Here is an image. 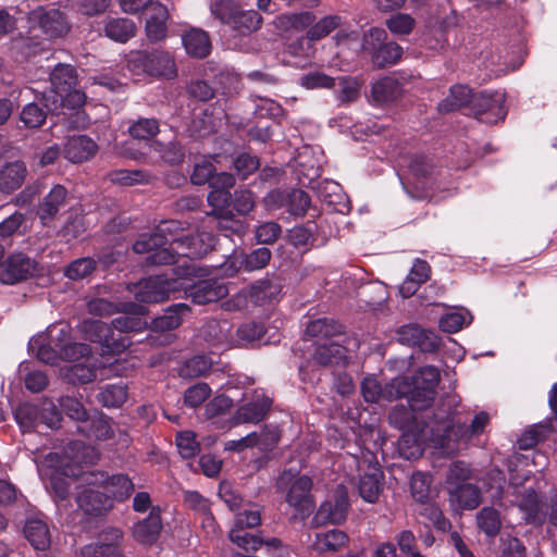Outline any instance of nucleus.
Wrapping results in <instances>:
<instances>
[{
  "instance_id": "nucleus-14",
  "label": "nucleus",
  "mask_w": 557,
  "mask_h": 557,
  "mask_svg": "<svg viewBox=\"0 0 557 557\" xmlns=\"http://www.w3.org/2000/svg\"><path fill=\"white\" fill-rule=\"evenodd\" d=\"M510 485L513 488L515 504L524 516L528 523H543L545 515L543 513V505L539 492L532 486L520 487L518 479L510 476Z\"/></svg>"
},
{
  "instance_id": "nucleus-58",
  "label": "nucleus",
  "mask_w": 557,
  "mask_h": 557,
  "mask_svg": "<svg viewBox=\"0 0 557 557\" xmlns=\"http://www.w3.org/2000/svg\"><path fill=\"white\" fill-rule=\"evenodd\" d=\"M409 387L405 395L401 397H406L408 400V405L412 407V409L423 410L432 405L435 399L436 392L431 389H425L424 387H420L418 385H411L410 380L408 379Z\"/></svg>"
},
{
  "instance_id": "nucleus-12",
  "label": "nucleus",
  "mask_w": 557,
  "mask_h": 557,
  "mask_svg": "<svg viewBox=\"0 0 557 557\" xmlns=\"http://www.w3.org/2000/svg\"><path fill=\"white\" fill-rule=\"evenodd\" d=\"M505 100L506 95L502 90L483 91L474 96L472 110L479 121L495 124L507 114Z\"/></svg>"
},
{
  "instance_id": "nucleus-19",
  "label": "nucleus",
  "mask_w": 557,
  "mask_h": 557,
  "mask_svg": "<svg viewBox=\"0 0 557 557\" xmlns=\"http://www.w3.org/2000/svg\"><path fill=\"white\" fill-rule=\"evenodd\" d=\"M173 240L176 243V257L185 256L190 259L202 258L213 249L216 242L215 236L205 230L198 231L193 235L173 237Z\"/></svg>"
},
{
  "instance_id": "nucleus-39",
  "label": "nucleus",
  "mask_w": 557,
  "mask_h": 557,
  "mask_svg": "<svg viewBox=\"0 0 557 557\" xmlns=\"http://www.w3.org/2000/svg\"><path fill=\"white\" fill-rule=\"evenodd\" d=\"M398 164L408 169L407 181L412 182L417 188L423 187V180L431 173L432 165L423 156H404L399 159Z\"/></svg>"
},
{
  "instance_id": "nucleus-16",
  "label": "nucleus",
  "mask_w": 557,
  "mask_h": 557,
  "mask_svg": "<svg viewBox=\"0 0 557 557\" xmlns=\"http://www.w3.org/2000/svg\"><path fill=\"white\" fill-rule=\"evenodd\" d=\"M123 532L117 528L101 531L94 543L85 545L82 557H122Z\"/></svg>"
},
{
  "instance_id": "nucleus-33",
  "label": "nucleus",
  "mask_w": 557,
  "mask_h": 557,
  "mask_svg": "<svg viewBox=\"0 0 557 557\" xmlns=\"http://www.w3.org/2000/svg\"><path fill=\"white\" fill-rule=\"evenodd\" d=\"M95 487L89 485L76 497L78 507L89 515H99L112 507V500L106 491L101 492Z\"/></svg>"
},
{
  "instance_id": "nucleus-24",
  "label": "nucleus",
  "mask_w": 557,
  "mask_h": 557,
  "mask_svg": "<svg viewBox=\"0 0 557 557\" xmlns=\"http://www.w3.org/2000/svg\"><path fill=\"white\" fill-rule=\"evenodd\" d=\"M119 312H122L123 315L115 318L112 321V326L121 333L137 332L148 324L145 319L148 311L141 304L123 302Z\"/></svg>"
},
{
  "instance_id": "nucleus-46",
  "label": "nucleus",
  "mask_w": 557,
  "mask_h": 557,
  "mask_svg": "<svg viewBox=\"0 0 557 557\" xmlns=\"http://www.w3.org/2000/svg\"><path fill=\"white\" fill-rule=\"evenodd\" d=\"M401 91L399 82L394 77H383L372 85L371 96L374 102L384 104L396 99Z\"/></svg>"
},
{
  "instance_id": "nucleus-1",
  "label": "nucleus",
  "mask_w": 557,
  "mask_h": 557,
  "mask_svg": "<svg viewBox=\"0 0 557 557\" xmlns=\"http://www.w3.org/2000/svg\"><path fill=\"white\" fill-rule=\"evenodd\" d=\"M99 459V453L94 446L81 441L70 442L60 453H49L37 465L40 479L52 495L55 503L65 500L70 495L69 479L81 478L86 483L84 467L94 465Z\"/></svg>"
},
{
  "instance_id": "nucleus-17",
  "label": "nucleus",
  "mask_w": 557,
  "mask_h": 557,
  "mask_svg": "<svg viewBox=\"0 0 557 557\" xmlns=\"http://www.w3.org/2000/svg\"><path fill=\"white\" fill-rule=\"evenodd\" d=\"M271 260V251L269 248L261 247L253 249L249 253L234 255L222 264V272L228 276L234 275L239 270L253 272L261 270L268 265Z\"/></svg>"
},
{
  "instance_id": "nucleus-47",
  "label": "nucleus",
  "mask_w": 557,
  "mask_h": 557,
  "mask_svg": "<svg viewBox=\"0 0 557 557\" xmlns=\"http://www.w3.org/2000/svg\"><path fill=\"white\" fill-rule=\"evenodd\" d=\"M450 500L461 509H474L481 503L480 490L470 483L455 486L449 492Z\"/></svg>"
},
{
  "instance_id": "nucleus-42",
  "label": "nucleus",
  "mask_w": 557,
  "mask_h": 557,
  "mask_svg": "<svg viewBox=\"0 0 557 557\" xmlns=\"http://www.w3.org/2000/svg\"><path fill=\"white\" fill-rule=\"evenodd\" d=\"M473 98L474 96L468 86L454 85L449 89V95L438 103V112L449 113L469 103L473 106Z\"/></svg>"
},
{
  "instance_id": "nucleus-8",
  "label": "nucleus",
  "mask_w": 557,
  "mask_h": 557,
  "mask_svg": "<svg viewBox=\"0 0 557 557\" xmlns=\"http://www.w3.org/2000/svg\"><path fill=\"white\" fill-rule=\"evenodd\" d=\"M210 8L215 17L242 35L250 34L260 27L261 16L257 11H239L228 1H215Z\"/></svg>"
},
{
  "instance_id": "nucleus-2",
  "label": "nucleus",
  "mask_w": 557,
  "mask_h": 557,
  "mask_svg": "<svg viewBox=\"0 0 557 557\" xmlns=\"http://www.w3.org/2000/svg\"><path fill=\"white\" fill-rule=\"evenodd\" d=\"M445 403L449 407L447 419L442 425L432 431L433 442L447 453H453L460 447H467L482 435L490 423L491 417L486 411H480L474 416L470 425L456 422L454 416L460 404V397L456 394L448 395Z\"/></svg>"
},
{
  "instance_id": "nucleus-57",
  "label": "nucleus",
  "mask_w": 557,
  "mask_h": 557,
  "mask_svg": "<svg viewBox=\"0 0 557 557\" xmlns=\"http://www.w3.org/2000/svg\"><path fill=\"white\" fill-rule=\"evenodd\" d=\"M343 325L334 320L322 318L310 321L306 327V335L309 337L326 338L341 334Z\"/></svg>"
},
{
  "instance_id": "nucleus-15",
  "label": "nucleus",
  "mask_w": 557,
  "mask_h": 557,
  "mask_svg": "<svg viewBox=\"0 0 557 557\" xmlns=\"http://www.w3.org/2000/svg\"><path fill=\"white\" fill-rule=\"evenodd\" d=\"M280 292V285L273 284L269 280H262L255 283L248 292L240 290L222 304V308L226 311H240L248 306L250 297L256 304H264L270 301L274 295Z\"/></svg>"
},
{
  "instance_id": "nucleus-60",
  "label": "nucleus",
  "mask_w": 557,
  "mask_h": 557,
  "mask_svg": "<svg viewBox=\"0 0 557 557\" xmlns=\"http://www.w3.org/2000/svg\"><path fill=\"white\" fill-rule=\"evenodd\" d=\"M159 122L152 117H139L129 127V135L138 140H150L159 133Z\"/></svg>"
},
{
  "instance_id": "nucleus-22",
  "label": "nucleus",
  "mask_w": 557,
  "mask_h": 557,
  "mask_svg": "<svg viewBox=\"0 0 557 557\" xmlns=\"http://www.w3.org/2000/svg\"><path fill=\"white\" fill-rule=\"evenodd\" d=\"M50 334L57 339V345L61 350V359L75 361L86 357L90 352L87 344L76 343L71 337V326L67 323H55L50 325Z\"/></svg>"
},
{
  "instance_id": "nucleus-26",
  "label": "nucleus",
  "mask_w": 557,
  "mask_h": 557,
  "mask_svg": "<svg viewBox=\"0 0 557 557\" xmlns=\"http://www.w3.org/2000/svg\"><path fill=\"white\" fill-rule=\"evenodd\" d=\"M403 343L418 346L422 351H434L440 347V337L430 330H424L416 324L404 325L398 331Z\"/></svg>"
},
{
  "instance_id": "nucleus-34",
  "label": "nucleus",
  "mask_w": 557,
  "mask_h": 557,
  "mask_svg": "<svg viewBox=\"0 0 557 557\" xmlns=\"http://www.w3.org/2000/svg\"><path fill=\"white\" fill-rule=\"evenodd\" d=\"M97 146L92 139L87 136L69 137L63 149L64 157L73 162L81 163L88 160L96 152Z\"/></svg>"
},
{
  "instance_id": "nucleus-9",
  "label": "nucleus",
  "mask_w": 557,
  "mask_h": 557,
  "mask_svg": "<svg viewBox=\"0 0 557 557\" xmlns=\"http://www.w3.org/2000/svg\"><path fill=\"white\" fill-rule=\"evenodd\" d=\"M271 406L272 399L262 389L245 393L243 404L238 406L235 413L230 419V426L245 423H258L267 417Z\"/></svg>"
},
{
  "instance_id": "nucleus-21",
  "label": "nucleus",
  "mask_w": 557,
  "mask_h": 557,
  "mask_svg": "<svg viewBox=\"0 0 557 557\" xmlns=\"http://www.w3.org/2000/svg\"><path fill=\"white\" fill-rule=\"evenodd\" d=\"M32 27H39L49 37H60L67 32L63 13L55 8H37L29 13Z\"/></svg>"
},
{
  "instance_id": "nucleus-41",
  "label": "nucleus",
  "mask_w": 557,
  "mask_h": 557,
  "mask_svg": "<svg viewBox=\"0 0 557 557\" xmlns=\"http://www.w3.org/2000/svg\"><path fill=\"white\" fill-rule=\"evenodd\" d=\"M347 542L348 536L345 532L332 529L315 534L313 548L319 554H333L338 552Z\"/></svg>"
},
{
  "instance_id": "nucleus-52",
  "label": "nucleus",
  "mask_w": 557,
  "mask_h": 557,
  "mask_svg": "<svg viewBox=\"0 0 557 557\" xmlns=\"http://www.w3.org/2000/svg\"><path fill=\"white\" fill-rule=\"evenodd\" d=\"M127 385L107 384L98 394V401L107 408H120L127 399Z\"/></svg>"
},
{
  "instance_id": "nucleus-23",
  "label": "nucleus",
  "mask_w": 557,
  "mask_h": 557,
  "mask_svg": "<svg viewBox=\"0 0 557 557\" xmlns=\"http://www.w3.org/2000/svg\"><path fill=\"white\" fill-rule=\"evenodd\" d=\"M358 348L357 338H348L346 345L335 341L325 342L317 345L313 360L321 366L344 364L347 360V352Z\"/></svg>"
},
{
  "instance_id": "nucleus-40",
  "label": "nucleus",
  "mask_w": 557,
  "mask_h": 557,
  "mask_svg": "<svg viewBox=\"0 0 557 557\" xmlns=\"http://www.w3.org/2000/svg\"><path fill=\"white\" fill-rule=\"evenodd\" d=\"M189 311L186 304H175L166 308L163 313L151 321V329L157 332H165L176 329L183 321V315Z\"/></svg>"
},
{
  "instance_id": "nucleus-54",
  "label": "nucleus",
  "mask_w": 557,
  "mask_h": 557,
  "mask_svg": "<svg viewBox=\"0 0 557 557\" xmlns=\"http://www.w3.org/2000/svg\"><path fill=\"white\" fill-rule=\"evenodd\" d=\"M14 418L21 430L32 432L39 424V407L30 404H20L14 410Z\"/></svg>"
},
{
  "instance_id": "nucleus-27",
  "label": "nucleus",
  "mask_w": 557,
  "mask_h": 557,
  "mask_svg": "<svg viewBox=\"0 0 557 557\" xmlns=\"http://www.w3.org/2000/svg\"><path fill=\"white\" fill-rule=\"evenodd\" d=\"M331 232H326L322 226V222L318 224L313 221H308L306 224L297 225L289 230L288 239L295 247H305L309 244H324Z\"/></svg>"
},
{
  "instance_id": "nucleus-48",
  "label": "nucleus",
  "mask_w": 557,
  "mask_h": 557,
  "mask_svg": "<svg viewBox=\"0 0 557 557\" xmlns=\"http://www.w3.org/2000/svg\"><path fill=\"white\" fill-rule=\"evenodd\" d=\"M97 370L92 364L74 363L62 368L61 374L71 384H86L97 377Z\"/></svg>"
},
{
  "instance_id": "nucleus-31",
  "label": "nucleus",
  "mask_w": 557,
  "mask_h": 557,
  "mask_svg": "<svg viewBox=\"0 0 557 557\" xmlns=\"http://www.w3.org/2000/svg\"><path fill=\"white\" fill-rule=\"evenodd\" d=\"M27 168L22 161L5 162L0 166V191L12 194L25 182Z\"/></svg>"
},
{
  "instance_id": "nucleus-44",
  "label": "nucleus",
  "mask_w": 557,
  "mask_h": 557,
  "mask_svg": "<svg viewBox=\"0 0 557 557\" xmlns=\"http://www.w3.org/2000/svg\"><path fill=\"white\" fill-rule=\"evenodd\" d=\"M77 431L88 438L106 441L113 435L108 419L102 414L88 417L86 421L77 426Z\"/></svg>"
},
{
  "instance_id": "nucleus-5",
  "label": "nucleus",
  "mask_w": 557,
  "mask_h": 557,
  "mask_svg": "<svg viewBox=\"0 0 557 557\" xmlns=\"http://www.w3.org/2000/svg\"><path fill=\"white\" fill-rule=\"evenodd\" d=\"M183 288L185 287L182 278L169 274L149 276L137 283L127 285L129 293L141 304L164 301L170 297L171 293Z\"/></svg>"
},
{
  "instance_id": "nucleus-10",
  "label": "nucleus",
  "mask_w": 557,
  "mask_h": 557,
  "mask_svg": "<svg viewBox=\"0 0 557 557\" xmlns=\"http://www.w3.org/2000/svg\"><path fill=\"white\" fill-rule=\"evenodd\" d=\"M79 329L86 339L101 344L102 352H120L131 345L127 337L120 336L115 339L112 329L100 320H84Z\"/></svg>"
},
{
  "instance_id": "nucleus-3",
  "label": "nucleus",
  "mask_w": 557,
  "mask_h": 557,
  "mask_svg": "<svg viewBox=\"0 0 557 557\" xmlns=\"http://www.w3.org/2000/svg\"><path fill=\"white\" fill-rule=\"evenodd\" d=\"M183 223L175 220L163 221L153 234L144 235L133 245L136 253H148L147 263L163 265L176 262V243L173 237H183Z\"/></svg>"
},
{
  "instance_id": "nucleus-11",
  "label": "nucleus",
  "mask_w": 557,
  "mask_h": 557,
  "mask_svg": "<svg viewBox=\"0 0 557 557\" xmlns=\"http://www.w3.org/2000/svg\"><path fill=\"white\" fill-rule=\"evenodd\" d=\"M210 330L219 329V334H215L216 342L227 346H248L255 343H260L263 339L265 327L259 322H247L239 325L236 330V337L230 336V325L227 322H213L209 324Z\"/></svg>"
},
{
  "instance_id": "nucleus-37",
  "label": "nucleus",
  "mask_w": 557,
  "mask_h": 557,
  "mask_svg": "<svg viewBox=\"0 0 557 557\" xmlns=\"http://www.w3.org/2000/svg\"><path fill=\"white\" fill-rule=\"evenodd\" d=\"M182 44L186 52L194 58H206L211 51L208 34L200 28H190L182 35Z\"/></svg>"
},
{
  "instance_id": "nucleus-50",
  "label": "nucleus",
  "mask_w": 557,
  "mask_h": 557,
  "mask_svg": "<svg viewBox=\"0 0 557 557\" xmlns=\"http://www.w3.org/2000/svg\"><path fill=\"white\" fill-rule=\"evenodd\" d=\"M476 525L487 537H495L502 528V518L493 507H483L476 513Z\"/></svg>"
},
{
  "instance_id": "nucleus-59",
  "label": "nucleus",
  "mask_w": 557,
  "mask_h": 557,
  "mask_svg": "<svg viewBox=\"0 0 557 557\" xmlns=\"http://www.w3.org/2000/svg\"><path fill=\"white\" fill-rule=\"evenodd\" d=\"M311 153L312 149L305 147L296 159L299 172L308 178L310 183L321 175V160L314 158Z\"/></svg>"
},
{
  "instance_id": "nucleus-28",
  "label": "nucleus",
  "mask_w": 557,
  "mask_h": 557,
  "mask_svg": "<svg viewBox=\"0 0 557 557\" xmlns=\"http://www.w3.org/2000/svg\"><path fill=\"white\" fill-rule=\"evenodd\" d=\"M228 293L226 285L216 280L200 281L186 289V295L196 305L216 301Z\"/></svg>"
},
{
  "instance_id": "nucleus-29",
  "label": "nucleus",
  "mask_w": 557,
  "mask_h": 557,
  "mask_svg": "<svg viewBox=\"0 0 557 557\" xmlns=\"http://www.w3.org/2000/svg\"><path fill=\"white\" fill-rule=\"evenodd\" d=\"M50 325L46 333L36 335L30 338L28 349L45 363L54 364L61 359V350L57 345V339L50 334Z\"/></svg>"
},
{
  "instance_id": "nucleus-55",
  "label": "nucleus",
  "mask_w": 557,
  "mask_h": 557,
  "mask_svg": "<svg viewBox=\"0 0 557 557\" xmlns=\"http://www.w3.org/2000/svg\"><path fill=\"white\" fill-rule=\"evenodd\" d=\"M397 447L399 455L408 460L417 459L423 453V445L420 437L411 430L403 432L398 440Z\"/></svg>"
},
{
  "instance_id": "nucleus-56",
  "label": "nucleus",
  "mask_w": 557,
  "mask_h": 557,
  "mask_svg": "<svg viewBox=\"0 0 557 557\" xmlns=\"http://www.w3.org/2000/svg\"><path fill=\"white\" fill-rule=\"evenodd\" d=\"M106 35L119 42H126L135 35V24L128 18H113L104 27Z\"/></svg>"
},
{
  "instance_id": "nucleus-53",
  "label": "nucleus",
  "mask_w": 557,
  "mask_h": 557,
  "mask_svg": "<svg viewBox=\"0 0 557 557\" xmlns=\"http://www.w3.org/2000/svg\"><path fill=\"white\" fill-rule=\"evenodd\" d=\"M315 20L313 13L309 11L298 13L281 14L275 18L276 27L283 30H304Z\"/></svg>"
},
{
  "instance_id": "nucleus-36",
  "label": "nucleus",
  "mask_w": 557,
  "mask_h": 557,
  "mask_svg": "<svg viewBox=\"0 0 557 557\" xmlns=\"http://www.w3.org/2000/svg\"><path fill=\"white\" fill-rule=\"evenodd\" d=\"M148 12L146 21L147 37L150 41H160L166 36L168 9L162 3L157 2L152 4L151 10Z\"/></svg>"
},
{
  "instance_id": "nucleus-35",
  "label": "nucleus",
  "mask_w": 557,
  "mask_h": 557,
  "mask_svg": "<svg viewBox=\"0 0 557 557\" xmlns=\"http://www.w3.org/2000/svg\"><path fill=\"white\" fill-rule=\"evenodd\" d=\"M431 275V267L421 259H416L406 280L399 286L403 298H409L417 293L420 285L425 283Z\"/></svg>"
},
{
  "instance_id": "nucleus-63",
  "label": "nucleus",
  "mask_w": 557,
  "mask_h": 557,
  "mask_svg": "<svg viewBox=\"0 0 557 557\" xmlns=\"http://www.w3.org/2000/svg\"><path fill=\"white\" fill-rule=\"evenodd\" d=\"M214 160L215 157H203L195 163L190 175V182L194 185H205L206 183L210 184L215 171V166L213 164Z\"/></svg>"
},
{
  "instance_id": "nucleus-62",
  "label": "nucleus",
  "mask_w": 557,
  "mask_h": 557,
  "mask_svg": "<svg viewBox=\"0 0 557 557\" xmlns=\"http://www.w3.org/2000/svg\"><path fill=\"white\" fill-rule=\"evenodd\" d=\"M341 23L342 17L339 15L324 16L307 30V38L309 40H320L337 28Z\"/></svg>"
},
{
  "instance_id": "nucleus-45",
  "label": "nucleus",
  "mask_w": 557,
  "mask_h": 557,
  "mask_svg": "<svg viewBox=\"0 0 557 557\" xmlns=\"http://www.w3.org/2000/svg\"><path fill=\"white\" fill-rule=\"evenodd\" d=\"M184 502L186 506L202 516V525L210 529L209 532L215 531L214 518L210 511V503L197 491H186L184 493Z\"/></svg>"
},
{
  "instance_id": "nucleus-49",
  "label": "nucleus",
  "mask_w": 557,
  "mask_h": 557,
  "mask_svg": "<svg viewBox=\"0 0 557 557\" xmlns=\"http://www.w3.org/2000/svg\"><path fill=\"white\" fill-rule=\"evenodd\" d=\"M213 360L206 355H196L185 360L178 369L180 376L184 379H195L202 376L212 368Z\"/></svg>"
},
{
  "instance_id": "nucleus-13",
  "label": "nucleus",
  "mask_w": 557,
  "mask_h": 557,
  "mask_svg": "<svg viewBox=\"0 0 557 557\" xmlns=\"http://www.w3.org/2000/svg\"><path fill=\"white\" fill-rule=\"evenodd\" d=\"M409 387L408 377L393 379L384 387L380 384L375 376H366L361 382V394L367 403H377L381 399L392 401L401 398Z\"/></svg>"
},
{
  "instance_id": "nucleus-43",
  "label": "nucleus",
  "mask_w": 557,
  "mask_h": 557,
  "mask_svg": "<svg viewBox=\"0 0 557 557\" xmlns=\"http://www.w3.org/2000/svg\"><path fill=\"white\" fill-rule=\"evenodd\" d=\"M382 472L379 468L372 467L369 472L360 476L358 491L360 497L370 504L379 499L382 490Z\"/></svg>"
},
{
  "instance_id": "nucleus-30",
  "label": "nucleus",
  "mask_w": 557,
  "mask_h": 557,
  "mask_svg": "<svg viewBox=\"0 0 557 557\" xmlns=\"http://www.w3.org/2000/svg\"><path fill=\"white\" fill-rule=\"evenodd\" d=\"M67 191L62 185H55L44 197L37 208V215L42 225H48L65 205Z\"/></svg>"
},
{
  "instance_id": "nucleus-32",
  "label": "nucleus",
  "mask_w": 557,
  "mask_h": 557,
  "mask_svg": "<svg viewBox=\"0 0 557 557\" xmlns=\"http://www.w3.org/2000/svg\"><path fill=\"white\" fill-rule=\"evenodd\" d=\"M24 535L37 550H46L51 544V534L47 521L40 517H30L25 521Z\"/></svg>"
},
{
  "instance_id": "nucleus-7",
  "label": "nucleus",
  "mask_w": 557,
  "mask_h": 557,
  "mask_svg": "<svg viewBox=\"0 0 557 557\" xmlns=\"http://www.w3.org/2000/svg\"><path fill=\"white\" fill-rule=\"evenodd\" d=\"M295 473L292 469L281 473L277 480L278 486H284L292 482L286 494V502L294 507L297 512L308 516L314 509L313 497L311 495L312 480L308 475H298L294 479Z\"/></svg>"
},
{
  "instance_id": "nucleus-38",
  "label": "nucleus",
  "mask_w": 557,
  "mask_h": 557,
  "mask_svg": "<svg viewBox=\"0 0 557 557\" xmlns=\"http://www.w3.org/2000/svg\"><path fill=\"white\" fill-rule=\"evenodd\" d=\"M161 528L162 523L160 515L152 510L147 518L134 525L133 536L141 544H152L157 541Z\"/></svg>"
},
{
  "instance_id": "nucleus-6",
  "label": "nucleus",
  "mask_w": 557,
  "mask_h": 557,
  "mask_svg": "<svg viewBox=\"0 0 557 557\" xmlns=\"http://www.w3.org/2000/svg\"><path fill=\"white\" fill-rule=\"evenodd\" d=\"M387 34L383 28H370L363 35L362 49L372 54V61L379 67L394 65L403 54V48L393 41H386Z\"/></svg>"
},
{
  "instance_id": "nucleus-64",
  "label": "nucleus",
  "mask_w": 557,
  "mask_h": 557,
  "mask_svg": "<svg viewBox=\"0 0 557 557\" xmlns=\"http://www.w3.org/2000/svg\"><path fill=\"white\" fill-rule=\"evenodd\" d=\"M151 148L160 152L161 159L169 164H180L185 158V151L182 145L177 141H170L168 145H163L159 141H154Z\"/></svg>"
},
{
  "instance_id": "nucleus-25",
  "label": "nucleus",
  "mask_w": 557,
  "mask_h": 557,
  "mask_svg": "<svg viewBox=\"0 0 557 557\" xmlns=\"http://www.w3.org/2000/svg\"><path fill=\"white\" fill-rule=\"evenodd\" d=\"M144 71L151 76L173 78L176 66L172 55L168 52L153 51L139 57Z\"/></svg>"
},
{
  "instance_id": "nucleus-61",
  "label": "nucleus",
  "mask_w": 557,
  "mask_h": 557,
  "mask_svg": "<svg viewBox=\"0 0 557 557\" xmlns=\"http://www.w3.org/2000/svg\"><path fill=\"white\" fill-rule=\"evenodd\" d=\"M414 411L416 410L409 405H397L389 412L388 421L393 426L401 430L403 432L409 431L412 429L416 420Z\"/></svg>"
},
{
  "instance_id": "nucleus-4",
  "label": "nucleus",
  "mask_w": 557,
  "mask_h": 557,
  "mask_svg": "<svg viewBox=\"0 0 557 557\" xmlns=\"http://www.w3.org/2000/svg\"><path fill=\"white\" fill-rule=\"evenodd\" d=\"M77 75L75 69L70 64H58L50 74L51 92H53V107L69 109L81 108L86 101V95L75 88Z\"/></svg>"
},
{
  "instance_id": "nucleus-20",
  "label": "nucleus",
  "mask_w": 557,
  "mask_h": 557,
  "mask_svg": "<svg viewBox=\"0 0 557 557\" xmlns=\"http://www.w3.org/2000/svg\"><path fill=\"white\" fill-rule=\"evenodd\" d=\"M36 271V262L24 253H14L0 264V283L13 285L27 280Z\"/></svg>"
},
{
  "instance_id": "nucleus-18",
  "label": "nucleus",
  "mask_w": 557,
  "mask_h": 557,
  "mask_svg": "<svg viewBox=\"0 0 557 557\" xmlns=\"http://www.w3.org/2000/svg\"><path fill=\"white\" fill-rule=\"evenodd\" d=\"M87 485L103 486L106 493H110L114 498L123 500L134 491L132 480L125 474H114L109 476L102 471H89L85 473Z\"/></svg>"
},
{
  "instance_id": "nucleus-51",
  "label": "nucleus",
  "mask_w": 557,
  "mask_h": 557,
  "mask_svg": "<svg viewBox=\"0 0 557 557\" xmlns=\"http://www.w3.org/2000/svg\"><path fill=\"white\" fill-rule=\"evenodd\" d=\"M472 319V314L467 309L457 308L444 314L438 321V326L443 332L453 334L469 325Z\"/></svg>"
}]
</instances>
